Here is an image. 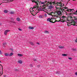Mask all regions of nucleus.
<instances>
[{"label":"nucleus","mask_w":77,"mask_h":77,"mask_svg":"<svg viewBox=\"0 0 77 77\" xmlns=\"http://www.w3.org/2000/svg\"><path fill=\"white\" fill-rule=\"evenodd\" d=\"M58 15V14H57V12H54V15L56 17V15Z\"/></svg>","instance_id":"24"},{"label":"nucleus","mask_w":77,"mask_h":77,"mask_svg":"<svg viewBox=\"0 0 77 77\" xmlns=\"http://www.w3.org/2000/svg\"><path fill=\"white\" fill-rule=\"evenodd\" d=\"M1 4H0V5H1Z\"/></svg>","instance_id":"55"},{"label":"nucleus","mask_w":77,"mask_h":77,"mask_svg":"<svg viewBox=\"0 0 77 77\" xmlns=\"http://www.w3.org/2000/svg\"><path fill=\"white\" fill-rule=\"evenodd\" d=\"M58 47L59 48H60L61 49H63V48H64V46H62L60 45L58 46Z\"/></svg>","instance_id":"10"},{"label":"nucleus","mask_w":77,"mask_h":77,"mask_svg":"<svg viewBox=\"0 0 77 77\" xmlns=\"http://www.w3.org/2000/svg\"><path fill=\"white\" fill-rule=\"evenodd\" d=\"M5 56H9V54H8L7 53H5Z\"/></svg>","instance_id":"20"},{"label":"nucleus","mask_w":77,"mask_h":77,"mask_svg":"<svg viewBox=\"0 0 77 77\" xmlns=\"http://www.w3.org/2000/svg\"><path fill=\"white\" fill-rule=\"evenodd\" d=\"M16 20L17 21H20V19L19 17L17 18Z\"/></svg>","instance_id":"23"},{"label":"nucleus","mask_w":77,"mask_h":77,"mask_svg":"<svg viewBox=\"0 0 77 77\" xmlns=\"http://www.w3.org/2000/svg\"><path fill=\"white\" fill-rule=\"evenodd\" d=\"M56 17H57V18H60H60H61V17H60V16H56Z\"/></svg>","instance_id":"36"},{"label":"nucleus","mask_w":77,"mask_h":77,"mask_svg":"<svg viewBox=\"0 0 77 77\" xmlns=\"http://www.w3.org/2000/svg\"><path fill=\"white\" fill-rule=\"evenodd\" d=\"M61 5H62L61 2H57V6H59L60 8H64L65 9H66V11L69 12H70V13H71V14H73L74 13V9H69V8H68L65 7H63V6H61Z\"/></svg>","instance_id":"1"},{"label":"nucleus","mask_w":77,"mask_h":77,"mask_svg":"<svg viewBox=\"0 0 77 77\" xmlns=\"http://www.w3.org/2000/svg\"><path fill=\"white\" fill-rule=\"evenodd\" d=\"M6 45H7V43H6V42L3 43L2 44V46L3 47H5Z\"/></svg>","instance_id":"9"},{"label":"nucleus","mask_w":77,"mask_h":77,"mask_svg":"<svg viewBox=\"0 0 77 77\" xmlns=\"http://www.w3.org/2000/svg\"><path fill=\"white\" fill-rule=\"evenodd\" d=\"M11 21H13V20H14V19H13L12 18H11Z\"/></svg>","instance_id":"40"},{"label":"nucleus","mask_w":77,"mask_h":77,"mask_svg":"<svg viewBox=\"0 0 77 77\" xmlns=\"http://www.w3.org/2000/svg\"><path fill=\"white\" fill-rule=\"evenodd\" d=\"M56 9H58V8H57V7H56Z\"/></svg>","instance_id":"49"},{"label":"nucleus","mask_w":77,"mask_h":77,"mask_svg":"<svg viewBox=\"0 0 77 77\" xmlns=\"http://www.w3.org/2000/svg\"><path fill=\"white\" fill-rule=\"evenodd\" d=\"M33 60L34 61H37V60L35 58H34V59Z\"/></svg>","instance_id":"37"},{"label":"nucleus","mask_w":77,"mask_h":77,"mask_svg":"<svg viewBox=\"0 0 77 77\" xmlns=\"http://www.w3.org/2000/svg\"><path fill=\"white\" fill-rule=\"evenodd\" d=\"M13 23H15V22H13Z\"/></svg>","instance_id":"52"},{"label":"nucleus","mask_w":77,"mask_h":77,"mask_svg":"<svg viewBox=\"0 0 77 77\" xmlns=\"http://www.w3.org/2000/svg\"><path fill=\"white\" fill-rule=\"evenodd\" d=\"M52 20H50V22L51 23H56V22L57 21L56 20H55V22H53V21H52Z\"/></svg>","instance_id":"18"},{"label":"nucleus","mask_w":77,"mask_h":77,"mask_svg":"<svg viewBox=\"0 0 77 77\" xmlns=\"http://www.w3.org/2000/svg\"><path fill=\"white\" fill-rule=\"evenodd\" d=\"M49 8L50 9H51L53 8V6L50 5L49 6Z\"/></svg>","instance_id":"16"},{"label":"nucleus","mask_w":77,"mask_h":77,"mask_svg":"<svg viewBox=\"0 0 77 77\" xmlns=\"http://www.w3.org/2000/svg\"><path fill=\"white\" fill-rule=\"evenodd\" d=\"M40 3H41V5H45V3L44 2H42V1H40Z\"/></svg>","instance_id":"19"},{"label":"nucleus","mask_w":77,"mask_h":77,"mask_svg":"<svg viewBox=\"0 0 77 77\" xmlns=\"http://www.w3.org/2000/svg\"><path fill=\"white\" fill-rule=\"evenodd\" d=\"M36 7H38V6H36V5H35V6H34L33 8H30V11L31 12V14H33V13L34 14V13H35V9H36Z\"/></svg>","instance_id":"2"},{"label":"nucleus","mask_w":77,"mask_h":77,"mask_svg":"<svg viewBox=\"0 0 77 77\" xmlns=\"http://www.w3.org/2000/svg\"><path fill=\"white\" fill-rule=\"evenodd\" d=\"M48 14L49 15H51V13L50 12H49L48 13Z\"/></svg>","instance_id":"27"},{"label":"nucleus","mask_w":77,"mask_h":77,"mask_svg":"<svg viewBox=\"0 0 77 77\" xmlns=\"http://www.w3.org/2000/svg\"><path fill=\"white\" fill-rule=\"evenodd\" d=\"M62 8H60L61 11L62 12H65V9Z\"/></svg>","instance_id":"13"},{"label":"nucleus","mask_w":77,"mask_h":77,"mask_svg":"<svg viewBox=\"0 0 77 77\" xmlns=\"http://www.w3.org/2000/svg\"><path fill=\"white\" fill-rule=\"evenodd\" d=\"M73 26H77V23L74 21V25Z\"/></svg>","instance_id":"26"},{"label":"nucleus","mask_w":77,"mask_h":77,"mask_svg":"<svg viewBox=\"0 0 77 77\" xmlns=\"http://www.w3.org/2000/svg\"><path fill=\"white\" fill-rule=\"evenodd\" d=\"M10 30H7L5 31L4 32V34L5 35H7V33H8V32H10Z\"/></svg>","instance_id":"7"},{"label":"nucleus","mask_w":77,"mask_h":77,"mask_svg":"<svg viewBox=\"0 0 77 77\" xmlns=\"http://www.w3.org/2000/svg\"><path fill=\"white\" fill-rule=\"evenodd\" d=\"M66 20H67V21H74V20L72 19V17L71 16H69L68 17V18L67 17Z\"/></svg>","instance_id":"4"},{"label":"nucleus","mask_w":77,"mask_h":77,"mask_svg":"<svg viewBox=\"0 0 77 77\" xmlns=\"http://www.w3.org/2000/svg\"><path fill=\"white\" fill-rule=\"evenodd\" d=\"M18 56H20V57H22V56H23V55L22 54H18Z\"/></svg>","instance_id":"32"},{"label":"nucleus","mask_w":77,"mask_h":77,"mask_svg":"<svg viewBox=\"0 0 77 77\" xmlns=\"http://www.w3.org/2000/svg\"><path fill=\"white\" fill-rule=\"evenodd\" d=\"M51 15H54V12H51Z\"/></svg>","instance_id":"33"},{"label":"nucleus","mask_w":77,"mask_h":77,"mask_svg":"<svg viewBox=\"0 0 77 77\" xmlns=\"http://www.w3.org/2000/svg\"><path fill=\"white\" fill-rule=\"evenodd\" d=\"M62 56H67V54H62Z\"/></svg>","instance_id":"29"},{"label":"nucleus","mask_w":77,"mask_h":77,"mask_svg":"<svg viewBox=\"0 0 77 77\" xmlns=\"http://www.w3.org/2000/svg\"><path fill=\"white\" fill-rule=\"evenodd\" d=\"M54 20V19H50V18H48L47 20V21H50L51 20Z\"/></svg>","instance_id":"12"},{"label":"nucleus","mask_w":77,"mask_h":77,"mask_svg":"<svg viewBox=\"0 0 77 77\" xmlns=\"http://www.w3.org/2000/svg\"><path fill=\"white\" fill-rule=\"evenodd\" d=\"M37 44H38V45H39V43H37Z\"/></svg>","instance_id":"47"},{"label":"nucleus","mask_w":77,"mask_h":77,"mask_svg":"<svg viewBox=\"0 0 77 77\" xmlns=\"http://www.w3.org/2000/svg\"><path fill=\"white\" fill-rule=\"evenodd\" d=\"M14 54L12 53H11L9 55V56H12Z\"/></svg>","instance_id":"30"},{"label":"nucleus","mask_w":77,"mask_h":77,"mask_svg":"<svg viewBox=\"0 0 77 77\" xmlns=\"http://www.w3.org/2000/svg\"><path fill=\"white\" fill-rule=\"evenodd\" d=\"M50 4H53V5H54L55 4V2H50Z\"/></svg>","instance_id":"21"},{"label":"nucleus","mask_w":77,"mask_h":77,"mask_svg":"<svg viewBox=\"0 0 77 77\" xmlns=\"http://www.w3.org/2000/svg\"><path fill=\"white\" fill-rule=\"evenodd\" d=\"M66 18H67V17H65L64 16H62L61 17H60V21L59 20L58 21V22H59V21H61V22H62V23H64L66 20Z\"/></svg>","instance_id":"3"},{"label":"nucleus","mask_w":77,"mask_h":77,"mask_svg":"<svg viewBox=\"0 0 77 77\" xmlns=\"http://www.w3.org/2000/svg\"><path fill=\"white\" fill-rule=\"evenodd\" d=\"M44 6H45V5H43L42 6V7H44Z\"/></svg>","instance_id":"48"},{"label":"nucleus","mask_w":77,"mask_h":77,"mask_svg":"<svg viewBox=\"0 0 77 77\" xmlns=\"http://www.w3.org/2000/svg\"><path fill=\"white\" fill-rule=\"evenodd\" d=\"M29 44L31 45H35L32 42H29Z\"/></svg>","instance_id":"22"},{"label":"nucleus","mask_w":77,"mask_h":77,"mask_svg":"<svg viewBox=\"0 0 77 77\" xmlns=\"http://www.w3.org/2000/svg\"><path fill=\"white\" fill-rule=\"evenodd\" d=\"M30 66L31 67H32L33 66H32V65H30Z\"/></svg>","instance_id":"46"},{"label":"nucleus","mask_w":77,"mask_h":77,"mask_svg":"<svg viewBox=\"0 0 77 77\" xmlns=\"http://www.w3.org/2000/svg\"><path fill=\"white\" fill-rule=\"evenodd\" d=\"M74 21H70L68 23H67V26H71V25H73V26H74Z\"/></svg>","instance_id":"5"},{"label":"nucleus","mask_w":77,"mask_h":77,"mask_svg":"<svg viewBox=\"0 0 77 77\" xmlns=\"http://www.w3.org/2000/svg\"><path fill=\"white\" fill-rule=\"evenodd\" d=\"M29 29H31L32 30H33V29H34V27H31L30 26H29Z\"/></svg>","instance_id":"15"},{"label":"nucleus","mask_w":77,"mask_h":77,"mask_svg":"<svg viewBox=\"0 0 77 77\" xmlns=\"http://www.w3.org/2000/svg\"><path fill=\"white\" fill-rule=\"evenodd\" d=\"M61 6H63V7H64V8H65V5H64V4H63V3H61Z\"/></svg>","instance_id":"25"},{"label":"nucleus","mask_w":77,"mask_h":77,"mask_svg":"<svg viewBox=\"0 0 77 77\" xmlns=\"http://www.w3.org/2000/svg\"><path fill=\"white\" fill-rule=\"evenodd\" d=\"M36 0H32V2H34V3H35V5H36V6H38V2H35Z\"/></svg>","instance_id":"8"},{"label":"nucleus","mask_w":77,"mask_h":77,"mask_svg":"<svg viewBox=\"0 0 77 77\" xmlns=\"http://www.w3.org/2000/svg\"><path fill=\"white\" fill-rule=\"evenodd\" d=\"M1 72H0V74H1Z\"/></svg>","instance_id":"53"},{"label":"nucleus","mask_w":77,"mask_h":77,"mask_svg":"<svg viewBox=\"0 0 77 77\" xmlns=\"http://www.w3.org/2000/svg\"><path fill=\"white\" fill-rule=\"evenodd\" d=\"M19 30L20 31H21V30H22L21 29H19Z\"/></svg>","instance_id":"45"},{"label":"nucleus","mask_w":77,"mask_h":77,"mask_svg":"<svg viewBox=\"0 0 77 77\" xmlns=\"http://www.w3.org/2000/svg\"><path fill=\"white\" fill-rule=\"evenodd\" d=\"M44 33H49V32L48 31H46L44 32Z\"/></svg>","instance_id":"28"},{"label":"nucleus","mask_w":77,"mask_h":77,"mask_svg":"<svg viewBox=\"0 0 77 77\" xmlns=\"http://www.w3.org/2000/svg\"><path fill=\"white\" fill-rule=\"evenodd\" d=\"M2 52L0 50V54H2Z\"/></svg>","instance_id":"44"},{"label":"nucleus","mask_w":77,"mask_h":77,"mask_svg":"<svg viewBox=\"0 0 77 77\" xmlns=\"http://www.w3.org/2000/svg\"><path fill=\"white\" fill-rule=\"evenodd\" d=\"M57 13L58 15H60V14H61V11H58L57 12Z\"/></svg>","instance_id":"14"},{"label":"nucleus","mask_w":77,"mask_h":77,"mask_svg":"<svg viewBox=\"0 0 77 77\" xmlns=\"http://www.w3.org/2000/svg\"><path fill=\"white\" fill-rule=\"evenodd\" d=\"M0 63H1V61H0Z\"/></svg>","instance_id":"54"},{"label":"nucleus","mask_w":77,"mask_h":77,"mask_svg":"<svg viewBox=\"0 0 77 77\" xmlns=\"http://www.w3.org/2000/svg\"><path fill=\"white\" fill-rule=\"evenodd\" d=\"M69 59H70V60H72V58L71 57H70V58H68Z\"/></svg>","instance_id":"38"},{"label":"nucleus","mask_w":77,"mask_h":77,"mask_svg":"<svg viewBox=\"0 0 77 77\" xmlns=\"http://www.w3.org/2000/svg\"><path fill=\"white\" fill-rule=\"evenodd\" d=\"M0 65V66H2V67H3V66H2V65Z\"/></svg>","instance_id":"50"},{"label":"nucleus","mask_w":77,"mask_h":77,"mask_svg":"<svg viewBox=\"0 0 77 77\" xmlns=\"http://www.w3.org/2000/svg\"><path fill=\"white\" fill-rule=\"evenodd\" d=\"M74 20H77V17H74Z\"/></svg>","instance_id":"31"},{"label":"nucleus","mask_w":77,"mask_h":77,"mask_svg":"<svg viewBox=\"0 0 77 77\" xmlns=\"http://www.w3.org/2000/svg\"><path fill=\"white\" fill-rule=\"evenodd\" d=\"M39 11H43L45 12V11H47V10L45 9V7H41L38 9Z\"/></svg>","instance_id":"6"},{"label":"nucleus","mask_w":77,"mask_h":77,"mask_svg":"<svg viewBox=\"0 0 77 77\" xmlns=\"http://www.w3.org/2000/svg\"><path fill=\"white\" fill-rule=\"evenodd\" d=\"M44 17V15H42V16H39V18H43Z\"/></svg>","instance_id":"17"},{"label":"nucleus","mask_w":77,"mask_h":77,"mask_svg":"<svg viewBox=\"0 0 77 77\" xmlns=\"http://www.w3.org/2000/svg\"><path fill=\"white\" fill-rule=\"evenodd\" d=\"M10 14H14V12L12 11L10 12Z\"/></svg>","instance_id":"35"},{"label":"nucleus","mask_w":77,"mask_h":77,"mask_svg":"<svg viewBox=\"0 0 77 77\" xmlns=\"http://www.w3.org/2000/svg\"><path fill=\"white\" fill-rule=\"evenodd\" d=\"M75 15H77V11H76L75 12Z\"/></svg>","instance_id":"39"},{"label":"nucleus","mask_w":77,"mask_h":77,"mask_svg":"<svg viewBox=\"0 0 77 77\" xmlns=\"http://www.w3.org/2000/svg\"><path fill=\"white\" fill-rule=\"evenodd\" d=\"M4 12H5V13H7V12H8V11L6 10H4Z\"/></svg>","instance_id":"34"},{"label":"nucleus","mask_w":77,"mask_h":77,"mask_svg":"<svg viewBox=\"0 0 77 77\" xmlns=\"http://www.w3.org/2000/svg\"><path fill=\"white\" fill-rule=\"evenodd\" d=\"M18 63H20V64H21L22 63H23V61H21V60H18Z\"/></svg>","instance_id":"11"},{"label":"nucleus","mask_w":77,"mask_h":77,"mask_svg":"<svg viewBox=\"0 0 77 77\" xmlns=\"http://www.w3.org/2000/svg\"><path fill=\"white\" fill-rule=\"evenodd\" d=\"M10 0V1H13V0Z\"/></svg>","instance_id":"51"},{"label":"nucleus","mask_w":77,"mask_h":77,"mask_svg":"<svg viewBox=\"0 0 77 77\" xmlns=\"http://www.w3.org/2000/svg\"><path fill=\"white\" fill-rule=\"evenodd\" d=\"M75 74L76 75H77V72H75Z\"/></svg>","instance_id":"42"},{"label":"nucleus","mask_w":77,"mask_h":77,"mask_svg":"<svg viewBox=\"0 0 77 77\" xmlns=\"http://www.w3.org/2000/svg\"><path fill=\"white\" fill-rule=\"evenodd\" d=\"M45 17H47V14H45Z\"/></svg>","instance_id":"43"},{"label":"nucleus","mask_w":77,"mask_h":77,"mask_svg":"<svg viewBox=\"0 0 77 77\" xmlns=\"http://www.w3.org/2000/svg\"><path fill=\"white\" fill-rule=\"evenodd\" d=\"M57 74H59V73L58 72H56Z\"/></svg>","instance_id":"41"}]
</instances>
